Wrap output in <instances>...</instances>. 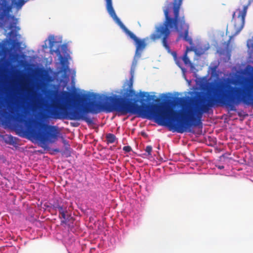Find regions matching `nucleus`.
I'll list each match as a JSON object with an SVG mask.
<instances>
[{
    "mask_svg": "<svg viewBox=\"0 0 253 253\" xmlns=\"http://www.w3.org/2000/svg\"><path fill=\"white\" fill-rule=\"evenodd\" d=\"M134 70V67H132L130 70L131 77L123 85V97L116 95L106 96L102 99L104 101L103 103L91 100L83 108L75 107L69 110L68 107L81 95L68 91H62L57 101H52L53 108L50 111L51 115L54 119L83 120L91 125L93 124V121L86 115V113L97 114L102 111L106 113L116 111L121 115L129 113L158 124V97L149 94L148 92L140 91L139 97L141 105L137 104L139 101L137 99L138 94L133 89Z\"/></svg>",
    "mask_w": 253,
    "mask_h": 253,
    "instance_id": "obj_1",
    "label": "nucleus"
},
{
    "mask_svg": "<svg viewBox=\"0 0 253 253\" xmlns=\"http://www.w3.org/2000/svg\"><path fill=\"white\" fill-rule=\"evenodd\" d=\"M253 73L233 81L220 80L211 83L208 88L210 96L202 91L192 92L190 97V132L191 127L202 126V119L214 106H225L236 111L241 103L253 105Z\"/></svg>",
    "mask_w": 253,
    "mask_h": 253,
    "instance_id": "obj_2",
    "label": "nucleus"
},
{
    "mask_svg": "<svg viewBox=\"0 0 253 253\" xmlns=\"http://www.w3.org/2000/svg\"><path fill=\"white\" fill-rule=\"evenodd\" d=\"M183 0H173L164 7L165 20L159 25V39H161L164 47L170 52L168 40L171 32L174 30L179 33L176 41L181 38L189 44L193 45L192 39L189 36V26L185 23V16H180V8Z\"/></svg>",
    "mask_w": 253,
    "mask_h": 253,
    "instance_id": "obj_3",
    "label": "nucleus"
},
{
    "mask_svg": "<svg viewBox=\"0 0 253 253\" xmlns=\"http://www.w3.org/2000/svg\"><path fill=\"white\" fill-rule=\"evenodd\" d=\"M28 135L32 138L40 142L42 148H45L47 143H54L60 134L58 128L40 121H35L27 127Z\"/></svg>",
    "mask_w": 253,
    "mask_h": 253,
    "instance_id": "obj_4",
    "label": "nucleus"
},
{
    "mask_svg": "<svg viewBox=\"0 0 253 253\" xmlns=\"http://www.w3.org/2000/svg\"><path fill=\"white\" fill-rule=\"evenodd\" d=\"M106 3V9L110 15V16L114 19L116 23L123 29L125 33L132 40L135 41L137 40L138 38L130 31H129L122 22L120 19L117 16L115 11L113 8L112 5V0H105Z\"/></svg>",
    "mask_w": 253,
    "mask_h": 253,
    "instance_id": "obj_5",
    "label": "nucleus"
},
{
    "mask_svg": "<svg viewBox=\"0 0 253 253\" xmlns=\"http://www.w3.org/2000/svg\"><path fill=\"white\" fill-rule=\"evenodd\" d=\"M158 39V25L155 26V30L154 33L152 34L149 37H147L143 40L137 39V40L134 41L136 45V55L141 54V51L145 48L146 46V41H149L147 43H148L150 42H155Z\"/></svg>",
    "mask_w": 253,
    "mask_h": 253,
    "instance_id": "obj_6",
    "label": "nucleus"
},
{
    "mask_svg": "<svg viewBox=\"0 0 253 253\" xmlns=\"http://www.w3.org/2000/svg\"><path fill=\"white\" fill-rule=\"evenodd\" d=\"M24 3V0H11V4H9L8 0H0V9L3 13H7L11 10L13 6L20 8Z\"/></svg>",
    "mask_w": 253,
    "mask_h": 253,
    "instance_id": "obj_7",
    "label": "nucleus"
},
{
    "mask_svg": "<svg viewBox=\"0 0 253 253\" xmlns=\"http://www.w3.org/2000/svg\"><path fill=\"white\" fill-rule=\"evenodd\" d=\"M247 9L248 6L245 5L244 6L243 10L240 11L239 14L238 16L240 20V24L239 26H237L236 24H235V27L237 29V33L240 32L244 27Z\"/></svg>",
    "mask_w": 253,
    "mask_h": 253,
    "instance_id": "obj_8",
    "label": "nucleus"
},
{
    "mask_svg": "<svg viewBox=\"0 0 253 253\" xmlns=\"http://www.w3.org/2000/svg\"><path fill=\"white\" fill-rule=\"evenodd\" d=\"M14 111L15 109H12L11 111V113H12V114H9L7 112H6V114L9 119H12L18 123H23L24 121L23 115L21 113H17L16 114H14Z\"/></svg>",
    "mask_w": 253,
    "mask_h": 253,
    "instance_id": "obj_9",
    "label": "nucleus"
},
{
    "mask_svg": "<svg viewBox=\"0 0 253 253\" xmlns=\"http://www.w3.org/2000/svg\"><path fill=\"white\" fill-rule=\"evenodd\" d=\"M52 40H53L52 41H51V40L49 41V48H50V52L51 53H53V52H55V53H56V54L58 56H60V57L61 58H62L61 55V52H60L59 47H58L55 49H54L53 48L54 44L55 43H56L57 42L54 41V38L53 37H52Z\"/></svg>",
    "mask_w": 253,
    "mask_h": 253,
    "instance_id": "obj_10",
    "label": "nucleus"
},
{
    "mask_svg": "<svg viewBox=\"0 0 253 253\" xmlns=\"http://www.w3.org/2000/svg\"><path fill=\"white\" fill-rule=\"evenodd\" d=\"M192 50V48H190L188 46L186 47V51L183 56V57H182V60L185 65L191 64V63L188 57L187 56V52L189 51H191Z\"/></svg>",
    "mask_w": 253,
    "mask_h": 253,
    "instance_id": "obj_11",
    "label": "nucleus"
},
{
    "mask_svg": "<svg viewBox=\"0 0 253 253\" xmlns=\"http://www.w3.org/2000/svg\"><path fill=\"white\" fill-rule=\"evenodd\" d=\"M106 141L108 144L113 143L116 140L115 135L112 133H108L106 135Z\"/></svg>",
    "mask_w": 253,
    "mask_h": 253,
    "instance_id": "obj_12",
    "label": "nucleus"
},
{
    "mask_svg": "<svg viewBox=\"0 0 253 253\" xmlns=\"http://www.w3.org/2000/svg\"><path fill=\"white\" fill-rule=\"evenodd\" d=\"M67 213V210H65L64 211H62L59 213V218H63V220H62L61 222V224H66L68 218L67 217L66 213Z\"/></svg>",
    "mask_w": 253,
    "mask_h": 253,
    "instance_id": "obj_13",
    "label": "nucleus"
},
{
    "mask_svg": "<svg viewBox=\"0 0 253 253\" xmlns=\"http://www.w3.org/2000/svg\"><path fill=\"white\" fill-rule=\"evenodd\" d=\"M61 64L62 65V71L64 73H67L69 70V67L66 63V62L63 60H62L61 61Z\"/></svg>",
    "mask_w": 253,
    "mask_h": 253,
    "instance_id": "obj_14",
    "label": "nucleus"
},
{
    "mask_svg": "<svg viewBox=\"0 0 253 253\" xmlns=\"http://www.w3.org/2000/svg\"><path fill=\"white\" fill-rule=\"evenodd\" d=\"M152 150V148L151 146H146L145 151V152L147 153V156H150L151 155V152Z\"/></svg>",
    "mask_w": 253,
    "mask_h": 253,
    "instance_id": "obj_15",
    "label": "nucleus"
},
{
    "mask_svg": "<svg viewBox=\"0 0 253 253\" xmlns=\"http://www.w3.org/2000/svg\"><path fill=\"white\" fill-rule=\"evenodd\" d=\"M123 150L126 152H129L131 151V148L129 146H125L123 147Z\"/></svg>",
    "mask_w": 253,
    "mask_h": 253,
    "instance_id": "obj_16",
    "label": "nucleus"
},
{
    "mask_svg": "<svg viewBox=\"0 0 253 253\" xmlns=\"http://www.w3.org/2000/svg\"><path fill=\"white\" fill-rule=\"evenodd\" d=\"M58 210L59 213H60L62 211H64L65 210H66L67 208H66V207H64L63 206H61L60 207L58 208Z\"/></svg>",
    "mask_w": 253,
    "mask_h": 253,
    "instance_id": "obj_17",
    "label": "nucleus"
},
{
    "mask_svg": "<svg viewBox=\"0 0 253 253\" xmlns=\"http://www.w3.org/2000/svg\"><path fill=\"white\" fill-rule=\"evenodd\" d=\"M61 205H59L58 203H55L53 205V209L55 210L58 209Z\"/></svg>",
    "mask_w": 253,
    "mask_h": 253,
    "instance_id": "obj_18",
    "label": "nucleus"
},
{
    "mask_svg": "<svg viewBox=\"0 0 253 253\" xmlns=\"http://www.w3.org/2000/svg\"><path fill=\"white\" fill-rule=\"evenodd\" d=\"M4 103L2 98L0 96V107L3 106Z\"/></svg>",
    "mask_w": 253,
    "mask_h": 253,
    "instance_id": "obj_19",
    "label": "nucleus"
},
{
    "mask_svg": "<svg viewBox=\"0 0 253 253\" xmlns=\"http://www.w3.org/2000/svg\"><path fill=\"white\" fill-rule=\"evenodd\" d=\"M50 92L51 93L52 95L54 94L55 93V91L54 90H50Z\"/></svg>",
    "mask_w": 253,
    "mask_h": 253,
    "instance_id": "obj_20",
    "label": "nucleus"
},
{
    "mask_svg": "<svg viewBox=\"0 0 253 253\" xmlns=\"http://www.w3.org/2000/svg\"><path fill=\"white\" fill-rule=\"evenodd\" d=\"M54 151H55V152H60L59 150V149H55V150H54Z\"/></svg>",
    "mask_w": 253,
    "mask_h": 253,
    "instance_id": "obj_21",
    "label": "nucleus"
},
{
    "mask_svg": "<svg viewBox=\"0 0 253 253\" xmlns=\"http://www.w3.org/2000/svg\"><path fill=\"white\" fill-rule=\"evenodd\" d=\"M235 16V12H234L233 13V19H234V18Z\"/></svg>",
    "mask_w": 253,
    "mask_h": 253,
    "instance_id": "obj_22",
    "label": "nucleus"
},
{
    "mask_svg": "<svg viewBox=\"0 0 253 253\" xmlns=\"http://www.w3.org/2000/svg\"><path fill=\"white\" fill-rule=\"evenodd\" d=\"M13 33V32L11 31L9 32V35H11Z\"/></svg>",
    "mask_w": 253,
    "mask_h": 253,
    "instance_id": "obj_23",
    "label": "nucleus"
},
{
    "mask_svg": "<svg viewBox=\"0 0 253 253\" xmlns=\"http://www.w3.org/2000/svg\"><path fill=\"white\" fill-rule=\"evenodd\" d=\"M219 168L220 169H223V166L219 167Z\"/></svg>",
    "mask_w": 253,
    "mask_h": 253,
    "instance_id": "obj_24",
    "label": "nucleus"
},
{
    "mask_svg": "<svg viewBox=\"0 0 253 253\" xmlns=\"http://www.w3.org/2000/svg\"><path fill=\"white\" fill-rule=\"evenodd\" d=\"M162 96H165L167 97L166 95L164 94H162Z\"/></svg>",
    "mask_w": 253,
    "mask_h": 253,
    "instance_id": "obj_25",
    "label": "nucleus"
},
{
    "mask_svg": "<svg viewBox=\"0 0 253 253\" xmlns=\"http://www.w3.org/2000/svg\"><path fill=\"white\" fill-rule=\"evenodd\" d=\"M30 90H28V92L30 93Z\"/></svg>",
    "mask_w": 253,
    "mask_h": 253,
    "instance_id": "obj_26",
    "label": "nucleus"
},
{
    "mask_svg": "<svg viewBox=\"0 0 253 253\" xmlns=\"http://www.w3.org/2000/svg\"><path fill=\"white\" fill-rule=\"evenodd\" d=\"M63 142H64V143H65V142H66V140H64L63 141Z\"/></svg>",
    "mask_w": 253,
    "mask_h": 253,
    "instance_id": "obj_27",
    "label": "nucleus"
},
{
    "mask_svg": "<svg viewBox=\"0 0 253 253\" xmlns=\"http://www.w3.org/2000/svg\"><path fill=\"white\" fill-rule=\"evenodd\" d=\"M1 45L0 44V47H1Z\"/></svg>",
    "mask_w": 253,
    "mask_h": 253,
    "instance_id": "obj_28",
    "label": "nucleus"
}]
</instances>
